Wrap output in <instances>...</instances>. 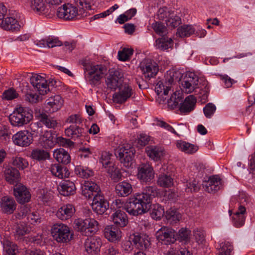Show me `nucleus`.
Listing matches in <instances>:
<instances>
[{
  "label": "nucleus",
  "instance_id": "11",
  "mask_svg": "<svg viewBox=\"0 0 255 255\" xmlns=\"http://www.w3.org/2000/svg\"><path fill=\"white\" fill-rule=\"evenodd\" d=\"M198 82L199 77L194 73H186L182 82L183 90L187 94L192 93L196 89L199 88Z\"/></svg>",
  "mask_w": 255,
  "mask_h": 255
},
{
  "label": "nucleus",
  "instance_id": "10",
  "mask_svg": "<svg viewBox=\"0 0 255 255\" xmlns=\"http://www.w3.org/2000/svg\"><path fill=\"white\" fill-rule=\"evenodd\" d=\"M119 91L113 95L114 101L120 104L125 103L129 98L133 97L135 92L132 87L128 84H124L119 88Z\"/></svg>",
  "mask_w": 255,
  "mask_h": 255
},
{
  "label": "nucleus",
  "instance_id": "7",
  "mask_svg": "<svg viewBox=\"0 0 255 255\" xmlns=\"http://www.w3.org/2000/svg\"><path fill=\"white\" fill-rule=\"evenodd\" d=\"M154 171L150 163L139 164L137 168V177L142 183L150 182L154 178Z\"/></svg>",
  "mask_w": 255,
  "mask_h": 255
},
{
  "label": "nucleus",
  "instance_id": "48",
  "mask_svg": "<svg viewBox=\"0 0 255 255\" xmlns=\"http://www.w3.org/2000/svg\"><path fill=\"white\" fill-rule=\"evenodd\" d=\"M157 184L161 187H169L173 185V179L169 175L161 174L159 176Z\"/></svg>",
  "mask_w": 255,
  "mask_h": 255
},
{
  "label": "nucleus",
  "instance_id": "57",
  "mask_svg": "<svg viewBox=\"0 0 255 255\" xmlns=\"http://www.w3.org/2000/svg\"><path fill=\"white\" fill-rule=\"evenodd\" d=\"M108 172L110 175L111 178L115 181H118L122 177V174L118 168L113 166H110L109 168L107 169Z\"/></svg>",
  "mask_w": 255,
  "mask_h": 255
},
{
  "label": "nucleus",
  "instance_id": "58",
  "mask_svg": "<svg viewBox=\"0 0 255 255\" xmlns=\"http://www.w3.org/2000/svg\"><path fill=\"white\" fill-rule=\"evenodd\" d=\"M172 12L166 7L160 8L157 13L158 18L160 20H164L165 21V19L168 18Z\"/></svg>",
  "mask_w": 255,
  "mask_h": 255
},
{
  "label": "nucleus",
  "instance_id": "50",
  "mask_svg": "<svg viewBox=\"0 0 255 255\" xmlns=\"http://www.w3.org/2000/svg\"><path fill=\"white\" fill-rule=\"evenodd\" d=\"M190 235L191 231L190 230L186 228H181L178 234L176 233V240H179L180 242H187L189 241Z\"/></svg>",
  "mask_w": 255,
  "mask_h": 255
},
{
  "label": "nucleus",
  "instance_id": "16",
  "mask_svg": "<svg viewBox=\"0 0 255 255\" xmlns=\"http://www.w3.org/2000/svg\"><path fill=\"white\" fill-rule=\"evenodd\" d=\"M101 245L102 242L100 238L96 236L88 238L84 243L86 251L92 255H97L100 252Z\"/></svg>",
  "mask_w": 255,
  "mask_h": 255
},
{
  "label": "nucleus",
  "instance_id": "28",
  "mask_svg": "<svg viewBox=\"0 0 255 255\" xmlns=\"http://www.w3.org/2000/svg\"><path fill=\"white\" fill-rule=\"evenodd\" d=\"M131 184L127 181H122L117 184L115 187L116 194L121 197H127L132 192Z\"/></svg>",
  "mask_w": 255,
  "mask_h": 255
},
{
  "label": "nucleus",
  "instance_id": "35",
  "mask_svg": "<svg viewBox=\"0 0 255 255\" xmlns=\"http://www.w3.org/2000/svg\"><path fill=\"white\" fill-rule=\"evenodd\" d=\"M4 175L6 181L10 184H14L19 180V172L15 168H6L4 171Z\"/></svg>",
  "mask_w": 255,
  "mask_h": 255
},
{
  "label": "nucleus",
  "instance_id": "31",
  "mask_svg": "<svg viewBox=\"0 0 255 255\" xmlns=\"http://www.w3.org/2000/svg\"><path fill=\"white\" fill-rule=\"evenodd\" d=\"M205 190L209 193H215L222 187L221 179L218 176L210 177L205 185Z\"/></svg>",
  "mask_w": 255,
  "mask_h": 255
},
{
  "label": "nucleus",
  "instance_id": "4",
  "mask_svg": "<svg viewBox=\"0 0 255 255\" xmlns=\"http://www.w3.org/2000/svg\"><path fill=\"white\" fill-rule=\"evenodd\" d=\"M51 234L54 240L60 243L69 242L72 239L73 236L69 227L60 223L54 224L52 226Z\"/></svg>",
  "mask_w": 255,
  "mask_h": 255
},
{
  "label": "nucleus",
  "instance_id": "12",
  "mask_svg": "<svg viewBox=\"0 0 255 255\" xmlns=\"http://www.w3.org/2000/svg\"><path fill=\"white\" fill-rule=\"evenodd\" d=\"M78 15V9L76 6L72 4L67 3L63 4L58 8L57 15L60 18L65 20H71L75 18Z\"/></svg>",
  "mask_w": 255,
  "mask_h": 255
},
{
  "label": "nucleus",
  "instance_id": "20",
  "mask_svg": "<svg viewBox=\"0 0 255 255\" xmlns=\"http://www.w3.org/2000/svg\"><path fill=\"white\" fill-rule=\"evenodd\" d=\"M105 238L110 242L119 241L122 237V232L115 225L107 226L104 231Z\"/></svg>",
  "mask_w": 255,
  "mask_h": 255
},
{
  "label": "nucleus",
  "instance_id": "21",
  "mask_svg": "<svg viewBox=\"0 0 255 255\" xmlns=\"http://www.w3.org/2000/svg\"><path fill=\"white\" fill-rule=\"evenodd\" d=\"M101 193L100 187L93 182H86L82 187V194L86 198L92 199Z\"/></svg>",
  "mask_w": 255,
  "mask_h": 255
},
{
  "label": "nucleus",
  "instance_id": "42",
  "mask_svg": "<svg viewBox=\"0 0 255 255\" xmlns=\"http://www.w3.org/2000/svg\"><path fill=\"white\" fill-rule=\"evenodd\" d=\"M31 8L38 14H45L46 11V5L43 0H32L31 2Z\"/></svg>",
  "mask_w": 255,
  "mask_h": 255
},
{
  "label": "nucleus",
  "instance_id": "27",
  "mask_svg": "<svg viewBox=\"0 0 255 255\" xmlns=\"http://www.w3.org/2000/svg\"><path fill=\"white\" fill-rule=\"evenodd\" d=\"M74 213V207L71 204H66L58 209L56 212L57 217L61 220H66L72 217Z\"/></svg>",
  "mask_w": 255,
  "mask_h": 255
},
{
  "label": "nucleus",
  "instance_id": "26",
  "mask_svg": "<svg viewBox=\"0 0 255 255\" xmlns=\"http://www.w3.org/2000/svg\"><path fill=\"white\" fill-rule=\"evenodd\" d=\"M240 204L238 211L234 214L232 217L234 225L237 228L241 227L244 225L245 221L244 214L246 212L244 202H241Z\"/></svg>",
  "mask_w": 255,
  "mask_h": 255
},
{
  "label": "nucleus",
  "instance_id": "44",
  "mask_svg": "<svg viewBox=\"0 0 255 255\" xmlns=\"http://www.w3.org/2000/svg\"><path fill=\"white\" fill-rule=\"evenodd\" d=\"M30 157L38 161L45 160L49 157V154L43 149H35L32 150Z\"/></svg>",
  "mask_w": 255,
  "mask_h": 255
},
{
  "label": "nucleus",
  "instance_id": "40",
  "mask_svg": "<svg viewBox=\"0 0 255 255\" xmlns=\"http://www.w3.org/2000/svg\"><path fill=\"white\" fill-rule=\"evenodd\" d=\"M155 43L157 48L161 50L171 48L173 46V41L172 38L164 36L156 39Z\"/></svg>",
  "mask_w": 255,
  "mask_h": 255
},
{
  "label": "nucleus",
  "instance_id": "38",
  "mask_svg": "<svg viewBox=\"0 0 255 255\" xmlns=\"http://www.w3.org/2000/svg\"><path fill=\"white\" fill-rule=\"evenodd\" d=\"M53 156L58 162L64 164L70 163L71 160L70 156L68 152L61 148L54 150Z\"/></svg>",
  "mask_w": 255,
  "mask_h": 255
},
{
  "label": "nucleus",
  "instance_id": "56",
  "mask_svg": "<svg viewBox=\"0 0 255 255\" xmlns=\"http://www.w3.org/2000/svg\"><path fill=\"white\" fill-rule=\"evenodd\" d=\"M12 164L20 169H24L28 166L26 160L21 157H15L13 159Z\"/></svg>",
  "mask_w": 255,
  "mask_h": 255
},
{
  "label": "nucleus",
  "instance_id": "24",
  "mask_svg": "<svg viewBox=\"0 0 255 255\" xmlns=\"http://www.w3.org/2000/svg\"><path fill=\"white\" fill-rule=\"evenodd\" d=\"M16 204L14 200L10 197L4 196L0 201V208L2 213L11 214L15 210Z\"/></svg>",
  "mask_w": 255,
  "mask_h": 255
},
{
  "label": "nucleus",
  "instance_id": "14",
  "mask_svg": "<svg viewBox=\"0 0 255 255\" xmlns=\"http://www.w3.org/2000/svg\"><path fill=\"white\" fill-rule=\"evenodd\" d=\"M123 74L119 70L111 71L106 79L107 87L111 90H116L122 85Z\"/></svg>",
  "mask_w": 255,
  "mask_h": 255
},
{
  "label": "nucleus",
  "instance_id": "33",
  "mask_svg": "<svg viewBox=\"0 0 255 255\" xmlns=\"http://www.w3.org/2000/svg\"><path fill=\"white\" fill-rule=\"evenodd\" d=\"M113 221L116 226L118 227H125L128 223V219L127 214L124 211L118 210L112 215Z\"/></svg>",
  "mask_w": 255,
  "mask_h": 255
},
{
  "label": "nucleus",
  "instance_id": "37",
  "mask_svg": "<svg viewBox=\"0 0 255 255\" xmlns=\"http://www.w3.org/2000/svg\"><path fill=\"white\" fill-rule=\"evenodd\" d=\"M196 99L193 95H189L187 97L180 107L181 113H187L191 112L194 109Z\"/></svg>",
  "mask_w": 255,
  "mask_h": 255
},
{
  "label": "nucleus",
  "instance_id": "18",
  "mask_svg": "<svg viewBox=\"0 0 255 255\" xmlns=\"http://www.w3.org/2000/svg\"><path fill=\"white\" fill-rule=\"evenodd\" d=\"M14 195L20 204H24L30 201L31 194L28 189L24 185L19 184L13 189Z\"/></svg>",
  "mask_w": 255,
  "mask_h": 255
},
{
  "label": "nucleus",
  "instance_id": "59",
  "mask_svg": "<svg viewBox=\"0 0 255 255\" xmlns=\"http://www.w3.org/2000/svg\"><path fill=\"white\" fill-rule=\"evenodd\" d=\"M216 106L212 103H208L203 109L204 113L207 118H211L215 112Z\"/></svg>",
  "mask_w": 255,
  "mask_h": 255
},
{
  "label": "nucleus",
  "instance_id": "19",
  "mask_svg": "<svg viewBox=\"0 0 255 255\" xmlns=\"http://www.w3.org/2000/svg\"><path fill=\"white\" fill-rule=\"evenodd\" d=\"M130 239L135 248L139 250H146L150 246V241L146 235L133 234L130 235Z\"/></svg>",
  "mask_w": 255,
  "mask_h": 255
},
{
  "label": "nucleus",
  "instance_id": "13",
  "mask_svg": "<svg viewBox=\"0 0 255 255\" xmlns=\"http://www.w3.org/2000/svg\"><path fill=\"white\" fill-rule=\"evenodd\" d=\"M30 82L40 95H44L49 91L46 80L40 75L37 74H33L30 78Z\"/></svg>",
  "mask_w": 255,
  "mask_h": 255
},
{
  "label": "nucleus",
  "instance_id": "22",
  "mask_svg": "<svg viewBox=\"0 0 255 255\" xmlns=\"http://www.w3.org/2000/svg\"><path fill=\"white\" fill-rule=\"evenodd\" d=\"M35 116L41 123L48 128H54L57 125L56 121L48 115L43 110H36Z\"/></svg>",
  "mask_w": 255,
  "mask_h": 255
},
{
  "label": "nucleus",
  "instance_id": "23",
  "mask_svg": "<svg viewBox=\"0 0 255 255\" xmlns=\"http://www.w3.org/2000/svg\"><path fill=\"white\" fill-rule=\"evenodd\" d=\"M59 192L64 196L73 195L75 193V184L70 180H64L60 182L58 186Z\"/></svg>",
  "mask_w": 255,
  "mask_h": 255
},
{
  "label": "nucleus",
  "instance_id": "34",
  "mask_svg": "<svg viewBox=\"0 0 255 255\" xmlns=\"http://www.w3.org/2000/svg\"><path fill=\"white\" fill-rule=\"evenodd\" d=\"M50 171L52 174L60 179L68 177L70 172L68 168L59 164H54L50 167Z\"/></svg>",
  "mask_w": 255,
  "mask_h": 255
},
{
  "label": "nucleus",
  "instance_id": "6",
  "mask_svg": "<svg viewBox=\"0 0 255 255\" xmlns=\"http://www.w3.org/2000/svg\"><path fill=\"white\" fill-rule=\"evenodd\" d=\"M139 68L144 77L148 79L155 77L159 70L157 63L150 58L143 59L140 63Z\"/></svg>",
  "mask_w": 255,
  "mask_h": 255
},
{
  "label": "nucleus",
  "instance_id": "8",
  "mask_svg": "<svg viewBox=\"0 0 255 255\" xmlns=\"http://www.w3.org/2000/svg\"><path fill=\"white\" fill-rule=\"evenodd\" d=\"M134 149L132 147L123 146L117 149L115 155L119 159L121 163L126 167H130L134 157Z\"/></svg>",
  "mask_w": 255,
  "mask_h": 255
},
{
  "label": "nucleus",
  "instance_id": "32",
  "mask_svg": "<svg viewBox=\"0 0 255 255\" xmlns=\"http://www.w3.org/2000/svg\"><path fill=\"white\" fill-rule=\"evenodd\" d=\"M177 148L180 151L188 154L196 152L199 148L197 145L187 142L183 140H178L176 142Z\"/></svg>",
  "mask_w": 255,
  "mask_h": 255
},
{
  "label": "nucleus",
  "instance_id": "51",
  "mask_svg": "<svg viewBox=\"0 0 255 255\" xmlns=\"http://www.w3.org/2000/svg\"><path fill=\"white\" fill-rule=\"evenodd\" d=\"M152 28L156 34L160 36H163L167 32V27L160 21H155L153 23Z\"/></svg>",
  "mask_w": 255,
  "mask_h": 255
},
{
  "label": "nucleus",
  "instance_id": "43",
  "mask_svg": "<svg viewBox=\"0 0 255 255\" xmlns=\"http://www.w3.org/2000/svg\"><path fill=\"white\" fill-rule=\"evenodd\" d=\"M151 217L156 220H159L164 214V210L163 207L159 204H153L152 205L150 211Z\"/></svg>",
  "mask_w": 255,
  "mask_h": 255
},
{
  "label": "nucleus",
  "instance_id": "41",
  "mask_svg": "<svg viewBox=\"0 0 255 255\" xmlns=\"http://www.w3.org/2000/svg\"><path fill=\"white\" fill-rule=\"evenodd\" d=\"M47 101V105L52 108V110H50V113H53L58 110L62 107L63 103V100L59 95H55Z\"/></svg>",
  "mask_w": 255,
  "mask_h": 255
},
{
  "label": "nucleus",
  "instance_id": "53",
  "mask_svg": "<svg viewBox=\"0 0 255 255\" xmlns=\"http://www.w3.org/2000/svg\"><path fill=\"white\" fill-rule=\"evenodd\" d=\"M165 22L168 26L175 28L180 25L181 20L179 16L174 15L173 12H172L169 18L165 19Z\"/></svg>",
  "mask_w": 255,
  "mask_h": 255
},
{
  "label": "nucleus",
  "instance_id": "49",
  "mask_svg": "<svg viewBox=\"0 0 255 255\" xmlns=\"http://www.w3.org/2000/svg\"><path fill=\"white\" fill-rule=\"evenodd\" d=\"M234 250L232 243L226 242L224 244H220L219 253L218 255H232L231 253Z\"/></svg>",
  "mask_w": 255,
  "mask_h": 255
},
{
  "label": "nucleus",
  "instance_id": "30",
  "mask_svg": "<svg viewBox=\"0 0 255 255\" xmlns=\"http://www.w3.org/2000/svg\"><path fill=\"white\" fill-rule=\"evenodd\" d=\"M42 145L45 148H51L56 143V135L51 131H46L40 137Z\"/></svg>",
  "mask_w": 255,
  "mask_h": 255
},
{
  "label": "nucleus",
  "instance_id": "17",
  "mask_svg": "<svg viewBox=\"0 0 255 255\" xmlns=\"http://www.w3.org/2000/svg\"><path fill=\"white\" fill-rule=\"evenodd\" d=\"M13 142L20 146H27L32 142L31 133L27 130L20 131L12 136Z\"/></svg>",
  "mask_w": 255,
  "mask_h": 255
},
{
  "label": "nucleus",
  "instance_id": "15",
  "mask_svg": "<svg viewBox=\"0 0 255 255\" xmlns=\"http://www.w3.org/2000/svg\"><path fill=\"white\" fill-rule=\"evenodd\" d=\"M91 206L95 213L102 215L109 208V204L104 196L100 193L93 198Z\"/></svg>",
  "mask_w": 255,
  "mask_h": 255
},
{
  "label": "nucleus",
  "instance_id": "55",
  "mask_svg": "<svg viewBox=\"0 0 255 255\" xmlns=\"http://www.w3.org/2000/svg\"><path fill=\"white\" fill-rule=\"evenodd\" d=\"M111 154L107 152H103L102 153L100 162L105 168H109L110 166H113L114 164L111 161Z\"/></svg>",
  "mask_w": 255,
  "mask_h": 255
},
{
  "label": "nucleus",
  "instance_id": "29",
  "mask_svg": "<svg viewBox=\"0 0 255 255\" xmlns=\"http://www.w3.org/2000/svg\"><path fill=\"white\" fill-rule=\"evenodd\" d=\"M36 45L41 48L48 47L50 48L61 46L62 45V43L58 38L50 36L38 41Z\"/></svg>",
  "mask_w": 255,
  "mask_h": 255
},
{
  "label": "nucleus",
  "instance_id": "39",
  "mask_svg": "<svg viewBox=\"0 0 255 255\" xmlns=\"http://www.w3.org/2000/svg\"><path fill=\"white\" fill-rule=\"evenodd\" d=\"M148 156L155 161H158L163 156V150L156 146H148L146 147Z\"/></svg>",
  "mask_w": 255,
  "mask_h": 255
},
{
  "label": "nucleus",
  "instance_id": "1",
  "mask_svg": "<svg viewBox=\"0 0 255 255\" xmlns=\"http://www.w3.org/2000/svg\"><path fill=\"white\" fill-rule=\"evenodd\" d=\"M159 193L155 185L146 186L141 193H136L128 199L125 204L124 209L131 215H141L148 210L151 199Z\"/></svg>",
  "mask_w": 255,
  "mask_h": 255
},
{
  "label": "nucleus",
  "instance_id": "54",
  "mask_svg": "<svg viewBox=\"0 0 255 255\" xmlns=\"http://www.w3.org/2000/svg\"><path fill=\"white\" fill-rule=\"evenodd\" d=\"M133 52L131 48H124L118 52L119 59L120 61H126L128 60Z\"/></svg>",
  "mask_w": 255,
  "mask_h": 255
},
{
  "label": "nucleus",
  "instance_id": "5",
  "mask_svg": "<svg viewBox=\"0 0 255 255\" xmlns=\"http://www.w3.org/2000/svg\"><path fill=\"white\" fill-rule=\"evenodd\" d=\"M75 228L83 235L91 236L97 232L99 229L98 222L94 219L88 218L85 220L78 219L74 222Z\"/></svg>",
  "mask_w": 255,
  "mask_h": 255
},
{
  "label": "nucleus",
  "instance_id": "60",
  "mask_svg": "<svg viewBox=\"0 0 255 255\" xmlns=\"http://www.w3.org/2000/svg\"><path fill=\"white\" fill-rule=\"evenodd\" d=\"M56 143L60 146L71 147L73 146L74 142L69 139L65 138L62 136L57 137L56 136Z\"/></svg>",
  "mask_w": 255,
  "mask_h": 255
},
{
  "label": "nucleus",
  "instance_id": "64",
  "mask_svg": "<svg viewBox=\"0 0 255 255\" xmlns=\"http://www.w3.org/2000/svg\"><path fill=\"white\" fill-rule=\"evenodd\" d=\"M17 95L18 94L16 91L12 89L4 91L2 95L3 98L7 100H12L16 98Z\"/></svg>",
  "mask_w": 255,
  "mask_h": 255
},
{
  "label": "nucleus",
  "instance_id": "9",
  "mask_svg": "<svg viewBox=\"0 0 255 255\" xmlns=\"http://www.w3.org/2000/svg\"><path fill=\"white\" fill-rule=\"evenodd\" d=\"M176 232L172 228L163 227L156 233V238L162 244L170 245L176 240Z\"/></svg>",
  "mask_w": 255,
  "mask_h": 255
},
{
  "label": "nucleus",
  "instance_id": "36",
  "mask_svg": "<svg viewBox=\"0 0 255 255\" xmlns=\"http://www.w3.org/2000/svg\"><path fill=\"white\" fill-rule=\"evenodd\" d=\"M65 132L68 136L71 137L74 140L78 139L80 137L84 136V128L76 125H71L65 129Z\"/></svg>",
  "mask_w": 255,
  "mask_h": 255
},
{
  "label": "nucleus",
  "instance_id": "2",
  "mask_svg": "<svg viewBox=\"0 0 255 255\" xmlns=\"http://www.w3.org/2000/svg\"><path fill=\"white\" fill-rule=\"evenodd\" d=\"M85 73V78L89 84L96 86L100 84V81L106 75L107 68L102 64L93 65L88 61L82 63Z\"/></svg>",
  "mask_w": 255,
  "mask_h": 255
},
{
  "label": "nucleus",
  "instance_id": "46",
  "mask_svg": "<svg viewBox=\"0 0 255 255\" xmlns=\"http://www.w3.org/2000/svg\"><path fill=\"white\" fill-rule=\"evenodd\" d=\"M195 32L194 28L191 25H184L177 29V34L180 37H188Z\"/></svg>",
  "mask_w": 255,
  "mask_h": 255
},
{
  "label": "nucleus",
  "instance_id": "25",
  "mask_svg": "<svg viewBox=\"0 0 255 255\" xmlns=\"http://www.w3.org/2000/svg\"><path fill=\"white\" fill-rule=\"evenodd\" d=\"M0 27L5 30L14 31L19 30L20 25L18 21L12 17H6L0 21Z\"/></svg>",
  "mask_w": 255,
  "mask_h": 255
},
{
  "label": "nucleus",
  "instance_id": "52",
  "mask_svg": "<svg viewBox=\"0 0 255 255\" xmlns=\"http://www.w3.org/2000/svg\"><path fill=\"white\" fill-rule=\"evenodd\" d=\"M155 92L158 95H160L162 93L164 95H167L168 92L170 90V87L166 85L164 83V81H159L155 86Z\"/></svg>",
  "mask_w": 255,
  "mask_h": 255
},
{
  "label": "nucleus",
  "instance_id": "3",
  "mask_svg": "<svg viewBox=\"0 0 255 255\" xmlns=\"http://www.w3.org/2000/svg\"><path fill=\"white\" fill-rule=\"evenodd\" d=\"M32 119L33 113L32 110L22 107L15 108L9 117L11 124L14 127H21L26 125Z\"/></svg>",
  "mask_w": 255,
  "mask_h": 255
},
{
  "label": "nucleus",
  "instance_id": "63",
  "mask_svg": "<svg viewBox=\"0 0 255 255\" xmlns=\"http://www.w3.org/2000/svg\"><path fill=\"white\" fill-rule=\"evenodd\" d=\"M27 218L31 224L38 222L40 223L41 220L40 215L37 212H32L28 214Z\"/></svg>",
  "mask_w": 255,
  "mask_h": 255
},
{
  "label": "nucleus",
  "instance_id": "62",
  "mask_svg": "<svg viewBox=\"0 0 255 255\" xmlns=\"http://www.w3.org/2000/svg\"><path fill=\"white\" fill-rule=\"evenodd\" d=\"M187 187L186 188V192H197L200 189V186L198 182L194 180L192 182H189L186 184Z\"/></svg>",
  "mask_w": 255,
  "mask_h": 255
},
{
  "label": "nucleus",
  "instance_id": "61",
  "mask_svg": "<svg viewBox=\"0 0 255 255\" xmlns=\"http://www.w3.org/2000/svg\"><path fill=\"white\" fill-rule=\"evenodd\" d=\"M134 245L133 244V241H131L130 239V236L128 237V239H126L122 242V248L125 251L129 252L133 250V247Z\"/></svg>",
  "mask_w": 255,
  "mask_h": 255
},
{
  "label": "nucleus",
  "instance_id": "45",
  "mask_svg": "<svg viewBox=\"0 0 255 255\" xmlns=\"http://www.w3.org/2000/svg\"><path fill=\"white\" fill-rule=\"evenodd\" d=\"M165 217L170 224H174L179 221L181 215L175 208H170L166 211Z\"/></svg>",
  "mask_w": 255,
  "mask_h": 255
},
{
  "label": "nucleus",
  "instance_id": "47",
  "mask_svg": "<svg viewBox=\"0 0 255 255\" xmlns=\"http://www.w3.org/2000/svg\"><path fill=\"white\" fill-rule=\"evenodd\" d=\"M75 173L79 177L84 178H88L94 175V172L92 170L81 166H77L75 167Z\"/></svg>",
  "mask_w": 255,
  "mask_h": 255
}]
</instances>
